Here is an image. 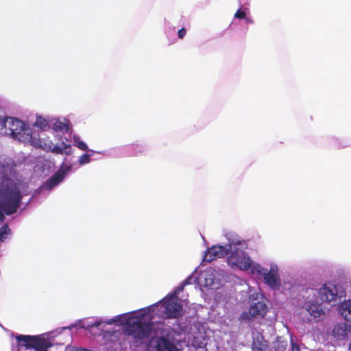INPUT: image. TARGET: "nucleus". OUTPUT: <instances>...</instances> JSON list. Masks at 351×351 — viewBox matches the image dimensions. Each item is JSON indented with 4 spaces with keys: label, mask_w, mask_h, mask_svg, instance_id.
I'll return each mask as SVG.
<instances>
[{
    "label": "nucleus",
    "mask_w": 351,
    "mask_h": 351,
    "mask_svg": "<svg viewBox=\"0 0 351 351\" xmlns=\"http://www.w3.org/2000/svg\"><path fill=\"white\" fill-rule=\"evenodd\" d=\"M183 289L184 286L181 284L160 301L137 311L125 313L117 317L116 319L119 322L130 321V330L134 331V337L142 339L155 330L154 325L160 324L161 319H176L183 315L182 304L178 297Z\"/></svg>",
    "instance_id": "nucleus-1"
},
{
    "label": "nucleus",
    "mask_w": 351,
    "mask_h": 351,
    "mask_svg": "<svg viewBox=\"0 0 351 351\" xmlns=\"http://www.w3.org/2000/svg\"><path fill=\"white\" fill-rule=\"evenodd\" d=\"M12 169L9 162L0 163V222L4 220L5 215L15 213L22 197L28 195L25 183L16 182L10 178Z\"/></svg>",
    "instance_id": "nucleus-2"
},
{
    "label": "nucleus",
    "mask_w": 351,
    "mask_h": 351,
    "mask_svg": "<svg viewBox=\"0 0 351 351\" xmlns=\"http://www.w3.org/2000/svg\"><path fill=\"white\" fill-rule=\"evenodd\" d=\"M229 251L228 243L226 245H213L208 248L205 252L203 261L206 262H211L215 258H221L228 256Z\"/></svg>",
    "instance_id": "nucleus-14"
},
{
    "label": "nucleus",
    "mask_w": 351,
    "mask_h": 351,
    "mask_svg": "<svg viewBox=\"0 0 351 351\" xmlns=\"http://www.w3.org/2000/svg\"><path fill=\"white\" fill-rule=\"evenodd\" d=\"M90 154H84L78 159V162L80 165H85L90 162Z\"/></svg>",
    "instance_id": "nucleus-25"
},
{
    "label": "nucleus",
    "mask_w": 351,
    "mask_h": 351,
    "mask_svg": "<svg viewBox=\"0 0 351 351\" xmlns=\"http://www.w3.org/2000/svg\"><path fill=\"white\" fill-rule=\"evenodd\" d=\"M57 332L58 330L37 336L17 335V351H47L52 346L50 339L55 336L53 334Z\"/></svg>",
    "instance_id": "nucleus-5"
},
{
    "label": "nucleus",
    "mask_w": 351,
    "mask_h": 351,
    "mask_svg": "<svg viewBox=\"0 0 351 351\" xmlns=\"http://www.w3.org/2000/svg\"><path fill=\"white\" fill-rule=\"evenodd\" d=\"M333 336L339 339L343 340L347 337V326L345 324H339L336 325L332 330Z\"/></svg>",
    "instance_id": "nucleus-20"
},
{
    "label": "nucleus",
    "mask_w": 351,
    "mask_h": 351,
    "mask_svg": "<svg viewBox=\"0 0 351 351\" xmlns=\"http://www.w3.org/2000/svg\"><path fill=\"white\" fill-rule=\"evenodd\" d=\"M73 145L77 147L78 149L82 151H88L91 153H95V152L92 149H89L87 144L81 140L80 137L76 134H74L73 136Z\"/></svg>",
    "instance_id": "nucleus-23"
},
{
    "label": "nucleus",
    "mask_w": 351,
    "mask_h": 351,
    "mask_svg": "<svg viewBox=\"0 0 351 351\" xmlns=\"http://www.w3.org/2000/svg\"><path fill=\"white\" fill-rule=\"evenodd\" d=\"M263 278L265 284H267L271 289H279L280 285V275L269 274L267 271L263 276Z\"/></svg>",
    "instance_id": "nucleus-18"
},
{
    "label": "nucleus",
    "mask_w": 351,
    "mask_h": 351,
    "mask_svg": "<svg viewBox=\"0 0 351 351\" xmlns=\"http://www.w3.org/2000/svg\"><path fill=\"white\" fill-rule=\"evenodd\" d=\"M68 328H64L62 330H66Z\"/></svg>",
    "instance_id": "nucleus-33"
},
{
    "label": "nucleus",
    "mask_w": 351,
    "mask_h": 351,
    "mask_svg": "<svg viewBox=\"0 0 351 351\" xmlns=\"http://www.w3.org/2000/svg\"><path fill=\"white\" fill-rule=\"evenodd\" d=\"M8 130L7 127V117L0 118V132L1 134H5Z\"/></svg>",
    "instance_id": "nucleus-27"
},
{
    "label": "nucleus",
    "mask_w": 351,
    "mask_h": 351,
    "mask_svg": "<svg viewBox=\"0 0 351 351\" xmlns=\"http://www.w3.org/2000/svg\"><path fill=\"white\" fill-rule=\"evenodd\" d=\"M267 344L263 335L258 332L253 334L252 351H264Z\"/></svg>",
    "instance_id": "nucleus-17"
},
{
    "label": "nucleus",
    "mask_w": 351,
    "mask_h": 351,
    "mask_svg": "<svg viewBox=\"0 0 351 351\" xmlns=\"http://www.w3.org/2000/svg\"><path fill=\"white\" fill-rule=\"evenodd\" d=\"M197 275V271L195 270L183 281L182 285L184 287L186 285L196 282L200 288L204 287L210 289H217L221 285L222 276L213 268L209 267L202 271L198 276Z\"/></svg>",
    "instance_id": "nucleus-6"
},
{
    "label": "nucleus",
    "mask_w": 351,
    "mask_h": 351,
    "mask_svg": "<svg viewBox=\"0 0 351 351\" xmlns=\"http://www.w3.org/2000/svg\"><path fill=\"white\" fill-rule=\"evenodd\" d=\"M178 35L180 38H183L186 35V29L184 28L180 29L178 32Z\"/></svg>",
    "instance_id": "nucleus-29"
},
{
    "label": "nucleus",
    "mask_w": 351,
    "mask_h": 351,
    "mask_svg": "<svg viewBox=\"0 0 351 351\" xmlns=\"http://www.w3.org/2000/svg\"><path fill=\"white\" fill-rule=\"evenodd\" d=\"M31 128H32L33 133L36 134L37 138L38 137V135L40 136V138L43 143L49 144L51 142V141H46L44 138V132L51 129V121H49L41 116H38L36 117V122Z\"/></svg>",
    "instance_id": "nucleus-15"
},
{
    "label": "nucleus",
    "mask_w": 351,
    "mask_h": 351,
    "mask_svg": "<svg viewBox=\"0 0 351 351\" xmlns=\"http://www.w3.org/2000/svg\"><path fill=\"white\" fill-rule=\"evenodd\" d=\"M268 306L263 301L252 302L247 310L244 311L240 315V319L244 322L263 319L267 314Z\"/></svg>",
    "instance_id": "nucleus-10"
},
{
    "label": "nucleus",
    "mask_w": 351,
    "mask_h": 351,
    "mask_svg": "<svg viewBox=\"0 0 351 351\" xmlns=\"http://www.w3.org/2000/svg\"><path fill=\"white\" fill-rule=\"evenodd\" d=\"M267 273L279 275V268L277 263L271 262L269 263V269L267 270Z\"/></svg>",
    "instance_id": "nucleus-26"
},
{
    "label": "nucleus",
    "mask_w": 351,
    "mask_h": 351,
    "mask_svg": "<svg viewBox=\"0 0 351 351\" xmlns=\"http://www.w3.org/2000/svg\"><path fill=\"white\" fill-rule=\"evenodd\" d=\"M305 296V302L303 304V308L307 312L308 316L302 317L301 319L304 322L309 323L311 321L318 322L323 320L326 316L325 308L322 304L318 302L310 292Z\"/></svg>",
    "instance_id": "nucleus-8"
},
{
    "label": "nucleus",
    "mask_w": 351,
    "mask_h": 351,
    "mask_svg": "<svg viewBox=\"0 0 351 351\" xmlns=\"http://www.w3.org/2000/svg\"><path fill=\"white\" fill-rule=\"evenodd\" d=\"M154 328L155 330H152L147 336L142 339L135 338L132 335H129L132 336L137 342L139 340L151 336L152 334L154 335L155 334L158 335V332L156 331L158 328H156V325H154ZM147 350L148 351H181L165 337L158 336H154L151 338L147 346Z\"/></svg>",
    "instance_id": "nucleus-9"
},
{
    "label": "nucleus",
    "mask_w": 351,
    "mask_h": 351,
    "mask_svg": "<svg viewBox=\"0 0 351 351\" xmlns=\"http://www.w3.org/2000/svg\"><path fill=\"white\" fill-rule=\"evenodd\" d=\"M10 234V230L8 226H4L0 228V241L3 242L7 239L8 235Z\"/></svg>",
    "instance_id": "nucleus-24"
},
{
    "label": "nucleus",
    "mask_w": 351,
    "mask_h": 351,
    "mask_svg": "<svg viewBox=\"0 0 351 351\" xmlns=\"http://www.w3.org/2000/svg\"><path fill=\"white\" fill-rule=\"evenodd\" d=\"M306 292H310V295H312L313 297L319 295L321 300L326 302L335 300L337 297L341 296L338 287L330 282L325 283L319 290L308 289L306 290Z\"/></svg>",
    "instance_id": "nucleus-12"
},
{
    "label": "nucleus",
    "mask_w": 351,
    "mask_h": 351,
    "mask_svg": "<svg viewBox=\"0 0 351 351\" xmlns=\"http://www.w3.org/2000/svg\"><path fill=\"white\" fill-rule=\"evenodd\" d=\"M338 311L346 321L351 322V299L343 300L339 305Z\"/></svg>",
    "instance_id": "nucleus-19"
},
{
    "label": "nucleus",
    "mask_w": 351,
    "mask_h": 351,
    "mask_svg": "<svg viewBox=\"0 0 351 351\" xmlns=\"http://www.w3.org/2000/svg\"><path fill=\"white\" fill-rule=\"evenodd\" d=\"M51 129L53 132L62 134L69 132L71 129L69 121L64 117L52 119L51 120Z\"/></svg>",
    "instance_id": "nucleus-16"
},
{
    "label": "nucleus",
    "mask_w": 351,
    "mask_h": 351,
    "mask_svg": "<svg viewBox=\"0 0 351 351\" xmlns=\"http://www.w3.org/2000/svg\"><path fill=\"white\" fill-rule=\"evenodd\" d=\"M349 350H351V342L349 344Z\"/></svg>",
    "instance_id": "nucleus-31"
},
{
    "label": "nucleus",
    "mask_w": 351,
    "mask_h": 351,
    "mask_svg": "<svg viewBox=\"0 0 351 351\" xmlns=\"http://www.w3.org/2000/svg\"><path fill=\"white\" fill-rule=\"evenodd\" d=\"M249 300L252 302L260 301L259 299L262 298L263 294L261 293L258 288H255L248 286L247 287Z\"/></svg>",
    "instance_id": "nucleus-22"
},
{
    "label": "nucleus",
    "mask_w": 351,
    "mask_h": 351,
    "mask_svg": "<svg viewBox=\"0 0 351 351\" xmlns=\"http://www.w3.org/2000/svg\"><path fill=\"white\" fill-rule=\"evenodd\" d=\"M8 130L5 135H10L12 138L25 144H30L34 147H40L43 149L51 151L53 153L69 155L71 153V145L62 141L54 144L43 143L38 135L37 138L33 133L32 128L24 121L14 117H7Z\"/></svg>",
    "instance_id": "nucleus-3"
},
{
    "label": "nucleus",
    "mask_w": 351,
    "mask_h": 351,
    "mask_svg": "<svg viewBox=\"0 0 351 351\" xmlns=\"http://www.w3.org/2000/svg\"><path fill=\"white\" fill-rule=\"evenodd\" d=\"M246 21H247V22L252 23V21L249 20V19H246Z\"/></svg>",
    "instance_id": "nucleus-32"
},
{
    "label": "nucleus",
    "mask_w": 351,
    "mask_h": 351,
    "mask_svg": "<svg viewBox=\"0 0 351 351\" xmlns=\"http://www.w3.org/2000/svg\"><path fill=\"white\" fill-rule=\"evenodd\" d=\"M72 166L69 163L64 162L60 168L56 172L53 176L46 181L40 187V191H51L56 186L62 182L66 176L71 171Z\"/></svg>",
    "instance_id": "nucleus-13"
},
{
    "label": "nucleus",
    "mask_w": 351,
    "mask_h": 351,
    "mask_svg": "<svg viewBox=\"0 0 351 351\" xmlns=\"http://www.w3.org/2000/svg\"><path fill=\"white\" fill-rule=\"evenodd\" d=\"M245 12L243 10H239L237 12L234 14V18L236 19H245Z\"/></svg>",
    "instance_id": "nucleus-28"
},
{
    "label": "nucleus",
    "mask_w": 351,
    "mask_h": 351,
    "mask_svg": "<svg viewBox=\"0 0 351 351\" xmlns=\"http://www.w3.org/2000/svg\"><path fill=\"white\" fill-rule=\"evenodd\" d=\"M123 314H121L117 316H114L110 319H97L95 321H88L86 322H84L82 325V328H86V329H90L92 328L96 327L99 329L102 328L103 324H115L117 326H121L124 327V329L125 332L128 333V335H132L134 337V331L130 330L131 328V324L132 322L130 321H124L122 320L121 322L117 321L116 319L117 317L123 315Z\"/></svg>",
    "instance_id": "nucleus-11"
},
{
    "label": "nucleus",
    "mask_w": 351,
    "mask_h": 351,
    "mask_svg": "<svg viewBox=\"0 0 351 351\" xmlns=\"http://www.w3.org/2000/svg\"><path fill=\"white\" fill-rule=\"evenodd\" d=\"M226 237L229 246L226 258L228 265L233 269L248 271L252 258L246 252L247 248L246 241L233 233H227Z\"/></svg>",
    "instance_id": "nucleus-4"
},
{
    "label": "nucleus",
    "mask_w": 351,
    "mask_h": 351,
    "mask_svg": "<svg viewBox=\"0 0 351 351\" xmlns=\"http://www.w3.org/2000/svg\"><path fill=\"white\" fill-rule=\"evenodd\" d=\"M249 270L252 275L261 276L263 278L267 269L264 268L261 264L254 262L252 259H251V264L249 267Z\"/></svg>",
    "instance_id": "nucleus-21"
},
{
    "label": "nucleus",
    "mask_w": 351,
    "mask_h": 351,
    "mask_svg": "<svg viewBox=\"0 0 351 351\" xmlns=\"http://www.w3.org/2000/svg\"><path fill=\"white\" fill-rule=\"evenodd\" d=\"M291 351H300V347L296 343H293V340H291Z\"/></svg>",
    "instance_id": "nucleus-30"
},
{
    "label": "nucleus",
    "mask_w": 351,
    "mask_h": 351,
    "mask_svg": "<svg viewBox=\"0 0 351 351\" xmlns=\"http://www.w3.org/2000/svg\"><path fill=\"white\" fill-rule=\"evenodd\" d=\"M206 330L204 325L195 324L192 325L189 330L184 331L180 335V339H176L177 342L182 341L186 344V347L194 348L195 349L203 348L206 344Z\"/></svg>",
    "instance_id": "nucleus-7"
}]
</instances>
